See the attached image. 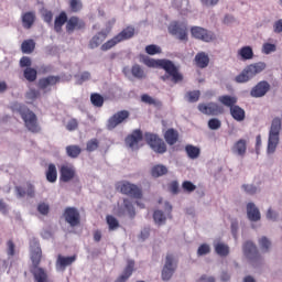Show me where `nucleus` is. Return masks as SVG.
Returning <instances> with one entry per match:
<instances>
[{
  "mask_svg": "<svg viewBox=\"0 0 282 282\" xmlns=\"http://www.w3.org/2000/svg\"><path fill=\"white\" fill-rule=\"evenodd\" d=\"M265 67H268L265 62H257V63L250 64L246 66L239 75L235 77V82L248 83L249 80H252L254 76H257L258 74H261V72H264Z\"/></svg>",
  "mask_w": 282,
  "mask_h": 282,
  "instance_id": "nucleus-4",
  "label": "nucleus"
},
{
  "mask_svg": "<svg viewBox=\"0 0 282 282\" xmlns=\"http://www.w3.org/2000/svg\"><path fill=\"white\" fill-rule=\"evenodd\" d=\"M15 191L18 193V197H25V195L28 193L26 188H25V185L24 186H17Z\"/></svg>",
  "mask_w": 282,
  "mask_h": 282,
  "instance_id": "nucleus-63",
  "label": "nucleus"
},
{
  "mask_svg": "<svg viewBox=\"0 0 282 282\" xmlns=\"http://www.w3.org/2000/svg\"><path fill=\"white\" fill-rule=\"evenodd\" d=\"M116 189L122 195H127V197H131L132 199H142V188L129 181L118 182L116 184Z\"/></svg>",
  "mask_w": 282,
  "mask_h": 282,
  "instance_id": "nucleus-6",
  "label": "nucleus"
},
{
  "mask_svg": "<svg viewBox=\"0 0 282 282\" xmlns=\"http://www.w3.org/2000/svg\"><path fill=\"white\" fill-rule=\"evenodd\" d=\"M191 34L194 39H198V41H204L205 43H210L215 39V34L204 28L193 26L191 29Z\"/></svg>",
  "mask_w": 282,
  "mask_h": 282,
  "instance_id": "nucleus-11",
  "label": "nucleus"
},
{
  "mask_svg": "<svg viewBox=\"0 0 282 282\" xmlns=\"http://www.w3.org/2000/svg\"><path fill=\"white\" fill-rule=\"evenodd\" d=\"M106 221L108 224V228H109L110 231L111 230H118V228H120V223L112 215H108L106 217Z\"/></svg>",
  "mask_w": 282,
  "mask_h": 282,
  "instance_id": "nucleus-43",
  "label": "nucleus"
},
{
  "mask_svg": "<svg viewBox=\"0 0 282 282\" xmlns=\"http://www.w3.org/2000/svg\"><path fill=\"white\" fill-rule=\"evenodd\" d=\"M85 20L73 15L68 19L67 23H66V32L68 34H73L74 32H76V30H85Z\"/></svg>",
  "mask_w": 282,
  "mask_h": 282,
  "instance_id": "nucleus-14",
  "label": "nucleus"
},
{
  "mask_svg": "<svg viewBox=\"0 0 282 282\" xmlns=\"http://www.w3.org/2000/svg\"><path fill=\"white\" fill-rule=\"evenodd\" d=\"M36 21V14L32 11L25 12L22 15V23H23V28H25V30H30V28H32L34 25V22Z\"/></svg>",
  "mask_w": 282,
  "mask_h": 282,
  "instance_id": "nucleus-23",
  "label": "nucleus"
},
{
  "mask_svg": "<svg viewBox=\"0 0 282 282\" xmlns=\"http://www.w3.org/2000/svg\"><path fill=\"white\" fill-rule=\"evenodd\" d=\"M169 32L180 41H188V26L184 22H173L169 26Z\"/></svg>",
  "mask_w": 282,
  "mask_h": 282,
  "instance_id": "nucleus-7",
  "label": "nucleus"
},
{
  "mask_svg": "<svg viewBox=\"0 0 282 282\" xmlns=\"http://www.w3.org/2000/svg\"><path fill=\"white\" fill-rule=\"evenodd\" d=\"M210 253V246L203 243L198 247L197 254L198 257H204V254Z\"/></svg>",
  "mask_w": 282,
  "mask_h": 282,
  "instance_id": "nucleus-54",
  "label": "nucleus"
},
{
  "mask_svg": "<svg viewBox=\"0 0 282 282\" xmlns=\"http://www.w3.org/2000/svg\"><path fill=\"white\" fill-rule=\"evenodd\" d=\"M281 135V119L274 118L271 122L268 142H279Z\"/></svg>",
  "mask_w": 282,
  "mask_h": 282,
  "instance_id": "nucleus-17",
  "label": "nucleus"
},
{
  "mask_svg": "<svg viewBox=\"0 0 282 282\" xmlns=\"http://www.w3.org/2000/svg\"><path fill=\"white\" fill-rule=\"evenodd\" d=\"M208 127L212 131H217V129H221V121L217 118L210 119L208 121Z\"/></svg>",
  "mask_w": 282,
  "mask_h": 282,
  "instance_id": "nucleus-50",
  "label": "nucleus"
},
{
  "mask_svg": "<svg viewBox=\"0 0 282 282\" xmlns=\"http://www.w3.org/2000/svg\"><path fill=\"white\" fill-rule=\"evenodd\" d=\"M30 252H31V261H32L31 273L34 276V281L47 282V271L39 267L41 265V259L43 258V250H41V245L39 243L36 238H33L30 240Z\"/></svg>",
  "mask_w": 282,
  "mask_h": 282,
  "instance_id": "nucleus-2",
  "label": "nucleus"
},
{
  "mask_svg": "<svg viewBox=\"0 0 282 282\" xmlns=\"http://www.w3.org/2000/svg\"><path fill=\"white\" fill-rule=\"evenodd\" d=\"M169 173V169L163 164H156L151 169L152 177H162V175H166Z\"/></svg>",
  "mask_w": 282,
  "mask_h": 282,
  "instance_id": "nucleus-31",
  "label": "nucleus"
},
{
  "mask_svg": "<svg viewBox=\"0 0 282 282\" xmlns=\"http://www.w3.org/2000/svg\"><path fill=\"white\" fill-rule=\"evenodd\" d=\"M238 56L241 57V61H252L254 52L251 46H243L238 51Z\"/></svg>",
  "mask_w": 282,
  "mask_h": 282,
  "instance_id": "nucleus-27",
  "label": "nucleus"
},
{
  "mask_svg": "<svg viewBox=\"0 0 282 282\" xmlns=\"http://www.w3.org/2000/svg\"><path fill=\"white\" fill-rule=\"evenodd\" d=\"M135 268V261L133 260H128L127 267L124 268L122 274L117 278L115 282H127L129 281V278L131 274H133V270Z\"/></svg>",
  "mask_w": 282,
  "mask_h": 282,
  "instance_id": "nucleus-19",
  "label": "nucleus"
},
{
  "mask_svg": "<svg viewBox=\"0 0 282 282\" xmlns=\"http://www.w3.org/2000/svg\"><path fill=\"white\" fill-rule=\"evenodd\" d=\"M185 151L191 160H197V158H199V154L202 153V150L193 144H187L185 147Z\"/></svg>",
  "mask_w": 282,
  "mask_h": 282,
  "instance_id": "nucleus-33",
  "label": "nucleus"
},
{
  "mask_svg": "<svg viewBox=\"0 0 282 282\" xmlns=\"http://www.w3.org/2000/svg\"><path fill=\"white\" fill-rule=\"evenodd\" d=\"M90 101L94 107H102L105 105V98L98 93L90 95Z\"/></svg>",
  "mask_w": 282,
  "mask_h": 282,
  "instance_id": "nucleus-40",
  "label": "nucleus"
},
{
  "mask_svg": "<svg viewBox=\"0 0 282 282\" xmlns=\"http://www.w3.org/2000/svg\"><path fill=\"white\" fill-rule=\"evenodd\" d=\"M259 245H260L261 250H264V252H268V250H270V246H272V242H270L267 237H262L259 240Z\"/></svg>",
  "mask_w": 282,
  "mask_h": 282,
  "instance_id": "nucleus-53",
  "label": "nucleus"
},
{
  "mask_svg": "<svg viewBox=\"0 0 282 282\" xmlns=\"http://www.w3.org/2000/svg\"><path fill=\"white\" fill-rule=\"evenodd\" d=\"M13 109H15L18 113H20L28 131H31V133H41L39 118L36 117V113H34V111L30 110V108H28V106L23 104H15L13 106Z\"/></svg>",
  "mask_w": 282,
  "mask_h": 282,
  "instance_id": "nucleus-3",
  "label": "nucleus"
},
{
  "mask_svg": "<svg viewBox=\"0 0 282 282\" xmlns=\"http://www.w3.org/2000/svg\"><path fill=\"white\" fill-rule=\"evenodd\" d=\"M145 52L150 56H155V54H162V48L155 44H150V45L145 46Z\"/></svg>",
  "mask_w": 282,
  "mask_h": 282,
  "instance_id": "nucleus-46",
  "label": "nucleus"
},
{
  "mask_svg": "<svg viewBox=\"0 0 282 282\" xmlns=\"http://www.w3.org/2000/svg\"><path fill=\"white\" fill-rule=\"evenodd\" d=\"M219 102L224 105L225 107H229V109H232V107L237 106V97H232L230 95H224L218 98Z\"/></svg>",
  "mask_w": 282,
  "mask_h": 282,
  "instance_id": "nucleus-30",
  "label": "nucleus"
},
{
  "mask_svg": "<svg viewBox=\"0 0 282 282\" xmlns=\"http://www.w3.org/2000/svg\"><path fill=\"white\" fill-rule=\"evenodd\" d=\"M247 149L246 142H236L232 147V153H235V155L243 156L246 155Z\"/></svg>",
  "mask_w": 282,
  "mask_h": 282,
  "instance_id": "nucleus-37",
  "label": "nucleus"
},
{
  "mask_svg": "<svg viewBox=\"0 0 282 282\" xmlns=\"http://www.w3.org/2000/svg\"><path fill=\"white\" fill-rule=\"evenodd\" d=\"M276 50V44L264 43L262 45V54H272Z\"/></svg>",
  "mask_w": 282,
  "mask_h": 282,
  "instance_id": "nucleus-52",
  "label": "nucleus"
},
{
  "mask_svg": "<svg viewBox=\"0 0 282 282\" xmlns=\"http://www.w3.org/2000/svg\"><path fill=\"white\" fill-rule=\"evenodd\" d=\"M170 191L173 195H177V193H180V183H177L176 181H173L170 184Z\"/></svg>",
  "mask_w": 282,
  "mask_h": 282,
  "instance_id": "nucleus-59",
  "label": "nucleus"
},
{
  "mask_svg": "<svg viewBox=\"0 0 282 282\" xmlns=\"http://www.w3.org/2000/svg\"><path fill=\"white\" fill-rule=\"evenodd\" d=\"M76 261V256L65 257V256H58L56 261V267L59 268V270H65L67 265H72Z\"/></svg>",
  "mask_w": 282,
  "mask_h": 282,
  "instance_id": "nucleus-22",
  "label": "nucleus"
},
{
  "mask_svg": "<svg viewBox=\"0 0 282 282\" xmlns=\"http://www.w3.org/2000/svg\"><path fill=\"white\" fill-rule=\"evenodd\" d=\"M230 115L237 122H243V120H246V110L237 105L231 107Z\"/></svg>",
  "mask_w": 282,
  "mask_h": 282,
  "instance_id": "nucleus-24",
  "label": "nucleus"
},
{
  "mask_svg": "<svg viewBox=\"0 0 282 282\" xmlns=\"http://www.w3.org/2000/svg\"><path fill=\"white\" fill-rule=\"evenodd\" d=\"M25 188H26L28 197H34V195H35L34 185H32L31 183H26Z\"/></svg>",
  "mask_w": 282,
  "mask_h": 282,
  "instance_id": "nucleus-62",
  "label": "nucleus"
},
{
  "mask_svg": "<svg viewBox=\"0 0 282 282\" xmlns=\"http://www.w3.org/2000/svg\"><path fill=\"white\" fill-rule=\"evenodd\" d=\"M175 257L173 256V253H167L165 258V264L161 274L163 281H171V278L175 272V267L173 265Z\"/></svg>",
  "mask_w": 282,
  "mask_h": 282,
  "instance_id": "nucleus-10",
  "label": "nucleus"
},
{
  "mask_svg": "<svg viewBox=\"0 0 282 282\" xmlns=\"http://www.w3.org/2000/svg\"><path fill=\"white\" fill-rule=\"evenodd\" d=\"M67 13L65 11H62L54 21V31L57 34H61L63 32V25L67 23Z\"/></svg>",
  "mask_w": 282,
  "mask_h": 282,
  "instance_id": "nucleus-20",
  "label": "nucleus"
},
{
  "mask_svg": "<svg viewBox=\"0 0 282 282\" xmlns=\"http://www.w3.org/2000/svg\"><path fill=\"white\" fill-rule=\"evenodd\" d=\"M270 91V84L267 80L259 82L250 91L252 98H263Z\"/></svg>",
  "mask_w": 282,
  "mask_h": 282,
  "instance_id": "nucleus-16",
  "label": "nucleus"
},
{
  "mask_svg": "<svg viewBox=\"0 0 282 282\" xmlns=\"http://www.w3.org/2000/svg\"><path fill=\"white\" fill-rule=\"evenodd\" d=\"M36 47L34 40H25L21 44L22 54H32Z\"/></svg>",
  "mask_w": 282,
  "mask_h": 282,
  "instance_id": "nucleus-32",
  "label": "nucleus"
},
{
  "mask_svg": "<svg viewBox=\"0 0 282 282\" xmlns=\"http://www.w3.org/2000/svg\"><path fill=\"white\" fill-rule=\"evenodd\" d=\"M144 140L145 142H162V139L158 134L151 132L144 133Z\"/></svg>",
  "mask_w": 282,
  "mask_h": 282,
  "instance_id": "nucleus-49",
  "label": "nucleus"
},
{
  "mask_svg": "<svg viewBox=\"0 0 282 282\" xmlns=\"http://www.w3.org/2000/svg\"><path fill=\"white\" fill-rule=\"evenodd\" d=\"M82 149L78 145H68L66 148V153L68 155V158H78L82 153Z\"/></svg>",
  "mask_w": 282,
  "mask_h": 282,
  "instance_id": "nucleus-42",
  "label": "nucleus"
},
{
  "mask_svg": "<svg viewBox=\"0 0 282 282\" xmlns=\"http://www.w3.org/2000/svg\"><path fill=\"white\" fill-rule=\"evenodd\" d=\"M37 212L40 213V215H44V216L50 215V204H47V203H40L37 205Z\"/></svg>",
  "mask_w": 282,
  "mask_h": 282,
  "instance_id": "nucleus-48",
  "label": "nucleus"
},
{
  "mask_svg": "<svg viewBox=\"0 0 282 282\" xmlns=\"http://www.w3.org/2000/svg\"><path fill=\"white\" fill-rule=\"evenodd\" d=\"M198 110L205 116H220V113H224V107L216 102L199 104Z\"/></svg>",
  "mask_w": 282,
  "mask_h": 282,
  "instance_id": "nucleus-12",
  "label": "nucleus"
},
{
  "mask_svg": "<svg viewBox=\"0 0 282 282\" xmlns=\"http://www.w3.org/2000/svg\"><path fill=\"white\" fill-rule=\"evenodd\" d=\"M131 74L134 78H138V80L147 78V73H144V69L142 68V66H140V64H134L131 67Z\"/></svg>",
  "mask_w": 282,
  "mask_h": 282,
  "instance_id": "nucleus-34",
  "label": "nucleus"
},
{
  "mask_svg": "<svg viewBox=\"0 0 282 282\" xmlns=\"http://www.w3.org/2000/svg\"><path fill=\"white\" fill-rule=\"evenodd\" d=\"M15 248H17V246L14 245V241L9 240L7 242V254H8V257H14Z\"/></svg>",
  "mask_w": 282,
  "mask_h": 282,
  "instance_id": "nucleus-55",
  "label": "nucleus"
},
{
  "mask_svg": "<svg viewBox=\"0 0 282 282\" xmlns=\"http://www.w3.org/2000/svg\"><path fill=\"white\" fill-rule=\"evenodd\" d=\"M46 180L51 184H54V182L58 180V172L56 171V165L53 163L48 164V169L46 171Z\"/></svg>",
  "mask_w": 282,
  "mask_h": 282,
  "instance_id": "nucleus-29",
  "label": "nucleus"
},
{
  "mask_svg": "<svg viewBox=\"0 0 282 282\" xmlns=\"http://www.w3.org/2000/svg\"><path fill=\"white\" fill-rule=\"evenodd\" d=\"M141 102H145V105H152L153 107H162V102L159 99H155L147 94L141 96Z\"/></svg>",
  "mask_w": 282,
  "mask_h": 282,
  "instance_id": "nucleus-38",
  "label": "nucleus"
},
{
  "mask_svg": "<svg viewBox=\"0 0 282 282\" xmlns=\"http://www.w3.org/2000/svg\"><path fill=\"white\" fill-rule=\"evenodd\" d=\"M76 177V169L74 165L65 164L59 169V180L61 182H72Z\"/></svg>",
  "mask_w": 282,
  "mask_h": 282,
  "instance_id": "nucleus-15",
  "label": "nucleus"
},
{
  "mask_svg": "<svg viewBox=\"0 0 282 282\" xmlns=\"http://www.w3.org/2000/svg\"><path fill=\"white\" fill-rule=\"evenodd\" d=\"M58 83H61V76L50 75L47 77L40 78L37 82V87L44 91V94H46V91H52L50 87H54L55 85H58Z\"/></svg>",
  "mask_w": 282,
  "mask_h": 282,
  "instance_id": "nucleus-13",
  "label": "nucleus"
},
{
  "mask_svg": "<svg viewBox=\"0 0 282 282\" xmlns=\"http://www.w3.org/2000/svg\"><path fill=\"white\" fill-rule=\"evenodd\" d=\"M64 219L73 228L80 225V213L76 207H66L64 210Z\"/></svg>",
  "mask_w": 282,
  "mask_h": 282,
  "instance_id": "nucleus-9",
  "label": "nucleus"
},
{
  "mask_svg": "<svg viewBox=\"0 0 282 282\" xmlns=\"http://www.w3.org/2000/svg\"><path fill=\"white\" fill-rule=\"evenodd\" d=\"M143 138L142 130L135 129L126 138V142H142Z\"/></svg>",
  "mask_w": 282,
  "mask_h": 282,
  "instance_id": "nucleus-36",
  "label": "nucleus"
},
{
  "mask_svg": "<svg viewBox=\"0 0 282 282\" xmlns=\"http://www.w3.org/2000/svg\"><path fill=\"white\" fill-rule=\"evenodd\" d=\"M140 63H143L147 67H161V69H164L166 74L160 77L163 83L171 79L174 85H177V83L184 80V75L180 73V68L171 59H153L147 55H140Z\"/></svg>",
  "mask_w": 282,
  "mask_h": 282,
  "instance_id": "nucleus-1",
  "label": "nucleus"
},
{
  "mask_svg": "<svg viewBox=\"0 0 282 282\" xmlns=\"http://www.w3.org/2000/svg\"><path fill=\"white\" fill-rule=\"evenodd\" d=\"M242 188L249 195H254L257 193V186L254 185H242Z\"/></svg>",
  "mask_w": 282,
  "mask_h": 282,
  "instance_id": "nucleus-60",
  "label": "nucleus"
},
{
  "mask_svg": "<svg viewBox=\"0 0 282 282\" xmlns=\"http://www.w3.org/2000/svg\"><path fill=\"white\" fill-rule=\"evenodd\" d=\"M153 219L155 224H158L159 226H162V224H165L166 221V216H164V212L155 210L153 214Z\"/></svg>",
  "mask_w": 282,
  "mask_h": 282,
  "instance_id": "nucleus-45",
  "label": "nucleus"
},
{
  "mask_svg": "<svg viewBox=\"0 0 282 282\" xmlns=\"http://www.w3.org/2000/svg\"><path fill=\"white\" fill-rule=\"evenodd\" d=\"M133 36H135V29L133 26H127L120 33L104 43L100 50L101 52H109V50H112V47H116L119 43L129 41V39H133Z\"/></svg>",
  "mask_w": 282,
  "mask_h": 282,
  "instance_id": "nucleus-5",
  "label": "nucleus"
},
{
  "mask_svg": "<svg viewBox=\"0 0 282 282\" xmlns=\"http://www.w3.org/2000/svg\"><path fill=\"white\" fill-rule=\"evenodd\" d=\"M69 9L72 12H80L83 10V1L69 0Z\"/></svg>",
  "mask_w": 282,
  "mask_h": 282,
  "instance_id": "nucleus-47",
  "label": "nucleus"
},
{
  "mask_svg": "<svg viewBox=\"0 0 282 282\" xmlns=\"http://www.w3.org/2000/svg\"><path fill=\"white\" fill-rule=\"evenodd\" d=\"M37 74L39 73L36 72V69L28 67L24 69L23 76L24 78H26V80H29V83H34V80H36Z\"/></svg>",
  "mask_w": 282,
  "mask_h": 282,
  "instance_id": "nucleus-41",
  "label": "nucleus"
},
{
  "mask_svg": "<svg viewBox=\"0 0 282 282\" xmlns=\"http://www.w3.org/2000/svg\"><path fill=\"white\" fill-rule=\"evenodd\" d=\"M164 140L165 142H177L180 140V131L175 128H169L164 132Z\"/></svg>",
  "mask_w": 282,
  "mask_h": 282,
  "instance_id": "nucleus-28",
  "label": "nucleus"
},
{
  "mask_svg": "<svg viewBox=\"0 0 282 282\" xmlns=\"http://www.w3.org/2000/svg\"><path fill=\"white\" fill-rule=\"evenodd\" d=\"M247 215L250 221H259L261 219V213L253 203L247 205Z\"/></svg>",
  "mask_w": 282,
  "mask_h": 282,
  "instance_id": "nucleus-21",
  "label": "nucleus"
},
{
  "mask_svg": "<svg viewBox=\"0 0 282 282\" xmlns=\"http://www.w3.org/2000/svg\"><path fill=\"white\" fill-rule=\"evenodd\" d=\"M200 96L202 93H199V90H189L185 94L187 102H197Z\"/></svg>",
  "mask_w": 282,
  "mask_h": 282,
  "instance_id": "nucleus-44",
  "label": "nucleus"
},
{
  "mask_svg": "<svg viewBox=\"0 0 282 282\" xmlns=\"http://www.w3.org/2000/svg\"><path fill=\"white\" fill-rule=\"evenodd\" d=\"M43 19L45 23H52V21L54 20V13H52V11H45L43 13Z\"/></svg>",
  "mask_w": 282,
  "mask_h": 282,
  "instance_id": "nucleus-61",
  "label": "nucleus"
},
{
  "mask_svg": "<svg viewBox=\"0 0 282 282\" xmlns=\"http://www.w3.org/2000/svg\"><path fill=\"white\" fill-rule=\"evenodd\" d=\"M41 96V93L36 89H30L26 95L25 98L26 100H36V98H39Z\"/></svg>",
  "mask_w": 282,
  "mask_h": 282,
  "instance_id": "nucleus-56",
  "label": "nucleus"
},
{
  "mask_svg": "<svg viewBox=\"0 0 282 282\" xmlns=\"http://www.w3.org/2000/svg\"><path fill=\"white\" fill-rule=\"evenodd\" d=\"M243 253L249 259H254V257H257V254H259V250H257V246H254V243L252 241H247L243 245Z\"/></svg>",
  "mask_w": 282,
  "mask_h": 282,
  "instance_id": "nucleus-25",
  "label": "nucleus"
},
{
  "mask_svg": "<svg viewBox=\"0 0 282 282\" xmlns=\"http://www.w3.org/2000/svg\"><path fill=\"white\" fill-rule=\"evenodd\" d=\"M67 131H76L78 129V120L70 119L66 124Z\"/></svg>",
  "mask_w": 282,
  "mask_h": 282,
  "instance_id": "nucleus-57",
  "label": "nucleus"
},
{
  "mask_svg": "<svg viewBox=\"0 0 282 282\" xmlns=\"http://www.w3.org/2000/svg\"><path fill=\"white\" fill-rule=\"evenodd\" d=\"M15 191L18 193V197H25V195L28 193L26 188H25V185L24 186H17Z\"/></svg>",
  "mask_w": 282,
  "mask_h": 282,
  "instance_id": "nucleus-64",
  "label": "nucleus"
},
{
  "mask_svg": "<svg viewBox=\"0 0 282 282\" xmlns=\"http://www.w3.org/2000/svg\"><path fill=\"white\" fill-rule=\"evenodd\" d=\"M148 144L154 153H166V143L164 142H149Z\"/></svg>",
  "mask_w": 282,
  "mask_h": 282,
  "instance_id": "nucleus-39",
  "label": "nucleus"
},
{
  "mask_svg": "<svg viewBox=\"0 0 282 282\" xmlns=\"http://www.w3.org/2000/svg\"><path fill=\"white\" fill-rule=\"evenodd\" d=\"M130 116H131V113L129 112V110H121V111L116 112L108 119L107 130L113 131V129H116V127H118L119 124H122V122H126L127 120H129Z\"/></svg>",
  "mask_w": 282,
  "mask_h": 282,
  "instance_id": "nucleus-8",
  "label": "nucleus"
},
{
  "mask_svg": "<svg viewBox=\"0 0 282 282\" xmlns=\"http://www.w3.org/2000/svg\"><path fill=\"white\" fill-rule=\"evenodd\" d=\"M195 63L197 67H199L200 69H204L206 68L207 65H209L210 57H208V54L204 52L197 53L195 56Z\"/></svg>",
  "mask_w": 282,
  "mask_h": 282,
  "instance_id": "nucleus-26",
  "label": "nucleus"
},
{
  "mask_svg": "<svg viewBox=\"0 0 282 282\" xmlns=\"http://www.w3.org/2000/svg\"><path fill=\"white\" fill-rule=\"evenodd\" d=\"M182 188L185 191V193H193V191H196L197 186H195V184H193L191 181H185L182 184Z\"/></svg>",
  "mask_w": 282,
  "mask_h": 282,
  "instance_id": "nucleus-51",
  "label": "nucleus"
},
{
  "mask_svg": "<svg viewBox=\"0 0 282 282\" xmlns=\"http://www.w3.org/2000/svg\"><path fill=\"white\" fill-rule=\"evenodd\" d=\"M215 252L219 257H228V254H230V247L224 242H218L215 245Z\"/></svg>",
  "mask_w": 282,
  "mask_h": 282,
  "instance_id": "nucleus-35",
  "label": "nucleus"
},
{
  "mask_svg": "<svg viewBox=\"0 0 282 282\" xmlns=\"http://www.w3.org/2000/svg\"><path fill=\"white\" fill-rule=\"evenodd\" d=\"M108 36H109V31L107 30L98 32L89 41L88 47L90 50H96V47H100V45H102V43L107 40Z\"/></svg>",
  "mask_w": 282,
  "mask_h": 282,
  "instance_id": "nucleus-18",
  "label": "nucleus"
},
{
  "mask_svg": "<svg viewBox=\"0 0 282 282\" xmlns=\"http://www.w3.org/2000/svg\"><path fill=\"white\" fill-rule=\"evenodd\" d=\"M20 67H32V59H30L28 56H23L20 59Z\"/></svg>",
  "mask_w": 282,
  "mask_h": 282,
  "instance_id": "nucleus-58",
  "label": "nucleus"
}]
</instances>
